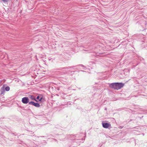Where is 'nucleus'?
<instances>
[{
  "mask_svg": "<svg viewBox=\"0 0 147 147\" xmlns=\"http://www.w3.org/2000/svg\"><path fill=\"white\" fill-rule=\"evenodd\" d=\"M124 86V84L122 83H113L111 84L109 86L111 88H113L115 90H118L123 87Z\"/></svg>",
  "mask_w": 147,
  "mask_h": 147,
  "instance_id": "f257e3e1",
  "label": "nucleus"
},
{
  "mask_svg": "<svg viewBox=\"0 0 147 147\" xmlns=\"http://www.w3.org/2000/svg\"><path fill=\"white\" fill-rule=\"evenodd\" d=\"M74 66L72 67H68L65 68H61L60 70H63V69H65V71H66V73L72 72V71L71 70L74 69ZM63 71H64V70H63Z\"/></svg>",
  "mask_w": 147,
  "mask_h": 147,
  "instance_id": "f03ea898",
  "label": "nucleus"
},
{
  "mask_svg": "<svg viewBox=\"0 0 147 147\" xmlns=\"http://www.w3.org/2000/svg\"><path fill=\"white\" fill-rule=\"evenodd\" d=\"M102 127L105 128H108L109 127L111 128V124L110 123L104 122L103 121L102 122Z\"/></svg>",
  "mask_w": 147,
  "mask_h": 147,
  "instance_id": "7ed1b4c3",
  "label": "nucleus"
},
{
  "mask_svg": "<svg viewBox=\"0 0 147 147\" xmlns=\"http://www.w3.org/2000/svg\"><path fill=\"white\" fill-rule=\"evenodd\" d=\"M22 101L23 103L27 104L29 102V99L28 97H24L22 98Z\"/></svg>",
  "mask_w": 147,
  "mask_h": 147,
  "instance_id": "20e7f679",
  "label": "nucleus"
},
{
  "mask_svg": "<svg viewBox=\"0 0 147 147\" xmlns=\"http://www.w3.org/2000/svg\"><path fill=\"white\" fill-rule=\"evenodd\" d=\"M29 105H33L35 107H39L40 106L39 104L37 103H35L34 101H32L29 102Z\"/></svg>",
  "mask_w": 147,
  "mask_h": 147,
  "instance_id": "39448f33",
  "label": "nucleus"
},
{
  "mask_svg": "<svg viewBox=\"0 0 147 147\" xmlns=\"http://www.w3.org/2000/svg\"><path fill=\"white\" fill-rule=\"evenodd\" d=\"M7 91H8L9 90V86H7L5 87H5L3 86V87L1 88V94H3L5 92V90Z\"/></svg>",
  "mask_w": 147,
  "mask_h": 147,
  "instance_id": "423d86ee",
  "label": "nucleus"
},
{
  "mask_svg": "<svg viewBox=\"0 0 147 147\" xmlns=\"http://www.w3.org/2000/svg\"><path fill=\"white\" fill-rule=\"evenodd\" d=\"M42 98V95H40L39 96H38L36 97V99L39 101H41Z\"/></svg>",
  "mask_w": 147,
  "mask_h": 147,
  "instance_id": "0eeeda50",
  "label": "nucleus"
},
{
  "mask_svg": "<svg viewBox=\"0 0 147 147\" xmlns=\"http://www.w3.org/2000/svg\"><path fill=\"white\" fill-rule=\"evenodd\" d=\"M30 98H31V99L32 100H34L36 102H38V101L36 100L35 99V97L33 95H30Z\"/></svg>",
  "mask_w": 147,
  "mask_h": 147,
  "instance_id": "6e6552de",
  "label": "nucleus"
},
{
  "mask_svg": "<svg viewBox=\"0 0 147 147\" xmlns=\"http://www.w3.org/2000/svg\"><path fill=\"white\" fill-rule=\"evenodd\" d=\"M68 138H70L71 140L74 139L75 138V136H74L70 135H68V136L67 137Z\"/></svg>",
  "mask_w": 147,
  "mask_h": 147,
  "instance_id": "1a4fd4ad",
  "label": "nucleus"
},
{
  "mask_svg": "<svg viewBox=\"0 0 147 147\" xmlns=\"http://www.w3.org/2000/svg\"><path fill=\"white\" fill-rule=\"evenodd\" d=\"M79 67V68H80V69H81V68H80V67H82L83 68H82L83 69H84V70H85L86 69H85V68H86V67L83 65H80L79 66H78Z\"/></svg>",
  "mask_w": 147,
  "mask_h": 147,
  "instance_id": "9d476101",
  "label": "nucleus"
},
{
  "mask_svg": "<svg viewBox=\"0 0 147 147\" xmlns=\"http://www.w3.org/2000/svg\"><path fill=\"white\" fill-rule=\"evenodd\" d=\"M13 135V133H11L10 134V135L11 136H12Z\"/></svg>",
  "mask_w": 147,
  "mask_h": 147,
  "instance_id": "9b49d317",
  "label": "nucleus"
},
{
  "mask_svg": "<svg viewBox=\"0 0 147 147\" xmlns=\"http://www.w3.org/2000/svg\"><path fill=\"white\" fill-rule=\"evenodd\" d=\"M81 71H83V72H86L85 71H83V70H81Z\"/></svg>",
  "mask_w": 147,
  "mask_h": 147,
  "instance_id": "f8f14e48",
  "label": "nucleus"
},
{
  "mask_svg": "<svg viewBox=\"0 0 147 147\" xmlns=\"http://www.w3.org/2000/svg\"><path fill=\"white\" fill-rule=\"evenodd\" d=\"M105 110H107V108H105Z\"/></svg>",
  "mask_w": 147,
  "mask_h": 147,
  "instance_id": "ddd939ff",
  "label": "nucleus"
},
{
  "mask_svg": "<svg viewBox=\"0 0 147 147\" xmlns=\"http://www.w3.org/2000/svg\"><path fill=\"white\" fill-rule=\"evenodd\" d=\"M9 66H10V67H11L10 66H11V65H9Z\"/></svg>",
  "mask_w": 147,
  "mask_h": 147,
  "instance_id": "4468645a",
  "label": "nucleus"
}]
</instances>
